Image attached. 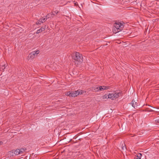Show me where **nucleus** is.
I'll use <instances>...</instances> for the list:
<instances>
[{
    "label": "nucleus",
    "mask_w": 159,
    "mask_h": 159,
    "mask_svg": "<svg viewBox=\"0 0 159 159\" xmlns=\"http://www.w3.org/2000/svg\"><path fill=\"white\" fill-rule=\"evenodd\" d=\"M14 152H15V156L18 155L19 154H20L19 149H16V150H14Z\"/></svg>",
    "instance_id": "17"
},
{
    "label": "nucleus",
    "mask_w": 159,
    "mask_h": 159,
    "mask_svg": "<svg viewBox=\"0 0 159 159\" xmlns=\"http://www.w3.org/2000/svg\"><path fill=\"white\" fill-rule=\"evenodd\" d=\"M74 4H75V5H76L77 4V2H76Z\"/></svg>",
    "instance_id": "27"
},
{
    "label": "nucleus",
    "mask_w": 159,
    "mask_h": 159,
    "mask_svg": "<svg viewBox=\"0 0 159 159\" xmlns=\"http://www.w3.org/2000/svg\"><path fill=\"white\" fill-rule=\"evenodd\" d=\"M65 94L70 97H73V92L72 91H69L65 93Z\"/></svg>",
    "instance_id": "10"
},
{
    "label": "nucleus",
    "mask_w": 159,
    "mask_h": 159,
    "mask_svg": "<svg viewBox=\"0 0 159 159\" xmlns=\"http://www.w3.org/2000/svg\"><path fill=\"white\" fill-rule=\"evenodd\" d=\"M142 154L141 153H138L137 155L134 157V159H141Z\"/></svg>",
    "instance_id": "13"
},
{
    "label": "nucleus",
    "mask_w": 159,
    "mask_h": 159,
    "mask_svg": "<svg viewBox=\"0 0 159 159\" xmlns=\"http://www.w3.org/2000/svg\"><path fill=\"white\" fill-rule=\"evenodd\" d=\"M26 159H30V158L27 159V157H26Z\"/></svg>",
    "instance_id": "28"
},
{
    "label": "nucleus",
    "mask_w": 159,
    "mask_h": 159,
    "mask_svg": "<svg viewBox=\"0 0 159 159\" xmlns=\"http://www.w3.org/2000/svg\"><path fill=\"white\" fill-rule=\"evenodd\" d=\"M39 51L37 50L36 51H33L31 53H34V57L37 56V55L38 54L39 52Z\"/></svg>",
    "instance_id": "15"
},
{
    "label": "nucleus",
    "mask_w": 159,
    "mask_h": 159,
    "mask_svg": "<svg viewBox=\"0 0 159 159\" xmlns=\"http://www.w3.org/2000/svg\"><path fill=\"white\" fill-rule=\"evenodd\" d=\"M5 65H3L0 66V71H4V69L5 68Z\"/></svg>",
    "instance_id": "16"
},
{
    "label": "nucleus",
    "mask_w": 159,
    "mask_h": 159,
    "mask_svg": "<svg viewBox=\"0 0 159 159\" xmlns=\"http://www.w3.org/2000/svg\"><path fill=\"white\" fill-rule=\"evenodd\" d=\"M114 95L113 93H109L108 95V98L114 99V98H113Z\"/></svg>",
    "instance_id": "18"
},
{
    "label": "nucleus",
    "mask_w": 159,
    "mask_h": 159,
    "mask_svg": "<svg viewBox=\"0 0 159 159\" xmlns=\"http://www.w3.org/2000/svg\"><path fill=\"white\" fill-rule=\"evenodd\" d=\"M137 100H133L131 102L132 105L134 108H136L138 106V103L137 102Z\"/></svg>",
    "instance_id": "5"
},
{
    "label": "nucleus",
    "mask_w": 159,
    "mask_h": 159,
    "mask_svg": "<svg viewBox=\"0 0 159 159\" xmlns=\"http://www.w3.org/2000/svg\"><path fill=\"white\" fill-rule=\"evenodd\" d=\"M109 88L108 86H99V91L107 90Z\"/></svg>",
    "instance_id": "6"
},
{
    "label": "nucleus",
    "mask_w": 159,
    "mask_h": 159,
    "mask_svg": "<svg viewBox=\"0 0 159 159\" xmlns=\"http://www.w3.org/2000/svg\"><path fill=\"white\" fill-rule=\"evenodd\" d=\"M82 94V91L81 90H78L74 92L73 93V97H75L77 96L78 95Z\"/></svg>",
    "instance_id": "3"
},
{
    "label": "nucleus",
    "mask_w": 159,
    "mask_h": 159,
    "mask_svg": "<svg viewBox=\"0 0 159 159\" xmlns=\"http://www.w3.org/2000/svg\"><path fill=\"white\" fill-rule=\"evenodd\" d=\"M121 148L122 150H124L126 148L125 144H124V145H123V143H121Z\"/></svg>",
    "instance_id": "20"
},
{
    "label": "nucleus",
    "mask_w": 159,
    "mask_h": 159,
    "mask_svg": "<svg viewBox=\"0 0 159 159\" xmlns=\"http://www.w3.org/2000/svg\"><path fill=\"white\" fill-rule=\"evenodd\" d=\"M46 27L47 26L46 25H45L43 27H42L40 29L37 30L36 33L39 34L42 31H44Z\"/></svg>",
    "instance_id": "8"
},
{
    "label": "nucleus",
    "mask_w": 159,
    "mask_h": 159,
    "mask_svg": "<svg viewBox=\"0 0 159 159\" xmlns=\"http://www.w3.org/2000/svg\"><path fill=\"white\" fill-rule=\"evenodd\" d=\"M107 96L108 97V95H104V98H107Z\"/></svg>",
    "instance_id": "24"
},
{
    "label": "nucleus",
    "mask_w": 159,
    "mask_h": 159,
    "mask_svg": "<svg viewBox=\"0 0 159 159\" xmlns=\"http://www.w3.org/2000/svg\"><path fill=\"white\" fill-rule=\"evenodd\" d=\"M41 23H42L40 19L39 20H38L36 22V25L40 24Z\"/></svg>",
    "instance_id": "21"
},
{
    "label": "nucleus",
    "mask_w": 159,
    "mask_h": 159,
    "mask_svg": "<svg viewBox=\"0 0 159 159\" xmlns=\"http://www.w3.org/2000/svg\"><path fill=\"white\" fill-rule=\"evenodd\" d=\"M155 121L156 122L159 123V118H158V119L156 120Z\"/></svg>",
    "instance_id": "23"
},
{
    "label": "nucleus",
    "mask_w": 159,
    "mask_h": 159,
    "mask_svg": "<svg viewBox=\"0 0 159 159\" xmlns=\"http://www.w3.org/2000/svg\"><path fill=\"white\" fill-rule=\"evenodd\" d=\"M72 58L74 62L76 63V61L78 62L77 64L80 63L83 61L82 55L78 52H76L73 54Z\"/></svg>",
    "instance_id": "1"
},
{
    "label": "nucleus",
    "mask_w": 159,
    "mask_h": 159,
    "mask_svg": "<svg viewBox=\"0 0 159 159\" xmlns=\"http://www.w3.org/2000/svg\"><path fill=\"white\" fill-rule=\"evenodd\" d=\"M153 111L152 110H149V111L150 112Z\"/></svg>",
    "instance_id": "26"
},
{
    "label": "nucleus",
    "mask_w": 159,
    "mask_h": 159,
    "mask_svg": "<svg viewBox=\"0 0 159 159\" xmlns=\"http://www.w3.org/2000/svg\"><path fill=\"white\" fill-rule=\"evenodd\" d=\"M27 149L26 148H21L19 149V152H20V154H24L25 152H26Z\"/></svg>",
    "instance_id": "7"
},
{
    "label": "nucleus",
    "mask_w": 159,
    "mask_h": 159,
    "mask_svg": "<svg viewBox=\"0 0 159 159\" xmlns=\"http://www.w3.org/2000/svg\"><path fill=\"white\" fill-rule=\"evenodd\" d=\"M113 97L114 99H116L118 98V97L121 96V93L120 92V91H116L115 93H113Z\"/></svg>",
    "instance_id": "4"
},
{
    "label": "nucleus",
    "mask_w": 159,
    "mask_h": 159,
    "mask_svg": "<svg viewBox=\"0 0 159 159\" xmlns=\"http://www.w3.org/2000/svg\"><path fill=\"white\" fill-rule=\"evenodd\" d=\"M91 90L94 92H98L99 91V86L93 87L91 88Z\"/></svg>",
    "instance_id": "9"
},
{
    "label": "nucleus",
    "mask_w": 159,
    "mask_h": 159,
    "mask_svg": "<svg viewBox=\"0 0 159 159\" xmlns=\"http://www.w3.org/2000/svg\"><path fill=\"white\" fill-rule=\"evenodd\" d=\"M53 12H54L55 14H57L58 13V11L57 10H56L55 11H53Z\"/></svg>",
    "instance_id": "22"
},
{
    "label": "nucleus",
    "mask_w": 159,
    "mask_h": 159,
    "mask_svg": "<svg viewBox=\"0 0 159 159\" xmlns=\"http://www.w3.org/2000/svg\"><path fill=\"white\" fill-rule=\"evenodd\" d=\"M3 143L2 141H0V145H2Z\"/></svg>",
    "instance_id": "25"
},
{
    "label": "nucleus",
    "mask_w": 159,
    "mask_h": 159,
    "mask_svg": "<svg viewBox=\"0 0 159 159\" xmlns=\"http://www.w3.org/2000/svg\"><path fill=\"white\" fill-rule=\"evenodd\" d=\"M14 152V150H12V151H9L8 152V155L10 156V157H11V156H15V152Z\"/></svg>",
    "instance_id": "11"
},
{
    "label": "nucleus",
    "mask_w": 159,
    "mask_h": 159,
    "mask_svg": "<svg viewBox=\"0 0 159 159\" xmlns=\"http://www.w3.org/2000/svg\"><path fill=\"white\" fill-rule=\"evenodd\" d=\"M53 15H55V14L53 12L48 14V15L46 16V17L47 18L48 17V18L53 17Z\"/></svg>",
    "instance_id": "12"
},
{
    "label": "nucleus",
    "mask_w": 159,
    "mask_h": 159,
    "mask_svg": "<svg viewBox=\"0 0 159 159\" xmlns=\"http://www.w3.org/2000/svg\"><path fill=\"white\" fill-rule=\"evenodd\" d=\"M124 26V25L119 22H116L114 24L113 32L116 33L120 32L123 29Z\"/></svg>",
    "instance_id": "2"
},
{
    "label": "nucleus",
    "mask_w": 159,
    "mask_h": 159,
    "mask_svg": "<svg viewBox=\"0 0 159 159\" xmlns=\"http://www.w3.org/2000/svg\"><path fill=\"white\" fill-rule=\"evenodd\" d=\"M47 18H40V20L41 21V23H43L44 22H45L47 20Z\"/></svg>",
    "instance_id": "19"
},
{
    "label": "nucleus",
    "mask_w": 159,
    "mask_h": 159,
    "mask_svg": "<svg viewBox=\"0 0 159 159\" xmlns=\"http://www.w3.org/2000/svg\"><path fill=\"white\" fill-rule=\"evenodd\" d=\"M34 53H30L29 55L28 56V57L30 59H31L34 58Z\"/></svg>",
    "instance_id": "14"
}]
</instances>
